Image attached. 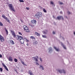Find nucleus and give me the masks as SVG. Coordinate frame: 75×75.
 <instances>
[{
    "label": "nucleus",
    "instance_id": "12",
    "mask_svg": "<svg viewBox=\"0 0 75 75\" xmlns=\"http://www.w3.org/2000/svg\"><path fill=\"white\" fill-rule=\"evenodd\" d=\"M28 72L29 74H30V75H34V74H33V73L31 72V70H29L28 71Z\"/></svg>",
    "mask_w": 75,
    "mask_h": 75
},
{
    "label": "nucleus",
    "instance_id": "24",
    "mask_svg": "<svg viewBox=\"0 0 75 75\" xmlns=\"http://www.w3.org/2000/svg\"><path fill=\"white\" fill-rule=\"evenodd\" d=\"M59 72L60 73V74H61L62 73V70H59Z\"/></svg>",
    "mask_w": 75,
    "mask_h": 75
},
{
    "label": "nucleus",
    "instance_id": "44",
    "mask_svg": "<svg viewBox=\"0 0 75 75\" xmlns=\"http://www.w3.org/2000/svg\"><path fill=\"white\" fill-rule=\"evenodd\" d=\"M53 17H54V18H55V17H54V16H53Z\"/></svg>",
    "mask_w": 75,
    "mask_h": 75
},
{
    "label": "nucleus",
    "instance_id": "47",
    "mask_svg": "<svg viewBox=\"0 0 75 75\" xmlns=\"http://www.w3.org/2000/svg\"><path fill=\"white\" fill-rule=\"evenodd\" d=\"M1 11H0V12Z\"/></svg>",
    "mask_w": 75,
    "mask_h": 75
},
{
    "label": "nucleus",
    "instance_id": "11",
    "mask_svg": "<svg viewBox=\"0 0 75 75\" xmlns=\"http://www.w3.org/2000/svg\"><path fill=\"white\" fill-rule=\"evenodd\" d=\"M2 17L3 18H4V19H5V20H7V17H6V16H5V15H4V14H2Z\"/></svg>",
    "mask_w": 75,
    "mask_h": 75
},
{
    "label": "nucleus",
    "instance_id": "22",
    "mask_svg": "<svg viewBox=\"0 0 75 75\" xmlns=\"http://www.w3.org/2000/svg\"><path fill=\"white\" fill-rule=\"evenodd\" d=\"M30 38L31 39H35V38L34 36H31L30 37Z\"/></svg>",
    "mask_w": 75,
    "mask_h": 75
},
{
    "label": "nucleus",
    "instance_id": "17",
    "mask_svg": "<svg viewBox=\"0 0 75 75\" xmlns=\"http://www.w3.org/2000/svg\"><path fill=\"white\" fill-rule=\"evenodd\" d=\"M40 69H41L42 70H44V67H42V66L41 65H40Z\"/></svg>",
    "mask_w": 75,
    "mask_h": 75
},
{
    "label": "nucleus",
    "instance_id": "39",
    "mask_svg": "<svg viewBox=\"0 0 75 75\" xmlns=\"http://www.w3.org/2000/svg\"><path fill=\"white\" fill-rule=\"evenodd\" d=\"M53 34H55V32H54V31H53Z\"/></svg>",
    "mask_w": 75,
    "mask_h": 75
},
{
    "label": "nucleus",
    "instance_id": "33",
    "mask_svg": "<svg viewBox=\"0 0 75 75\" xmlns=\"http://www.w3.org/2000/svg\"><path fill=\"white\" fill-rule=\"evenodd\" d=\"M51 4H54V2H52V1H51Z\"/></svg>",
    "mask_w": 75,
    "mask_h": 75
},
{
    "label": "nucleus",
    "instance_id": "29",
    "mask_svg": "<svg viewBox=\"0 0 75 75\" xmlns=\"http://www.w3.org/2000/svg\"><path fill=\"white\" fill-rule=\"evenodd\" d=\"M19 34H20V35H22V33H21L20 32H18Z\"/></svg>",
    "mask_w": 75,
    "mask_h": 75
},
{
    "label": "nucleus",
    "instance_id": "31",
    "mask_svg": "<svg viewBox=\"0 0 75 75\" xmlns=\"http://www.w3.org/2000/svg\"><path fill=\"white\" fill-rule=\"evenodd\" d=\"M43 33L44 34H45V35H47V33H45V31H44L43 32Z\"/></svg>",
    "mask_w": 75,
    "mask_h": 75
},
{
    "label": "nucleus",
    "instance_id": "43",
    "mask_svg": "<svg viewBox=\"0 0 75 75\" xmlns=\"http://www.w3.org/2000/svg\"><path fill=\"white\" fill-rule=\"evenodd\" d=\"M60 14H62V12L61 11L60 12Z\"/></svg>",
    "mask_w": 75,
    "mask_h": 75
},
{
    "label": "nucleus",
    "instance_id": "14",
    "mask_svg": "<svg viewBox=\"0 0 75 75\" xmlns=\"http://www.w3.org/2000/svg\"><path fill=\"white\" fill-rule=\"evenodd\" d=\"M35 34L36 36H40V34L39 33H38V32H35Z\"/></svg>",
    "mask_w": 75,
    "mask_h": 75
},
{
    "label": "nucleus",
    "instance_id": "18",
    "mask_svg": "<svg viewBox=\"0 0 75 75\" xmlns=\"http://www.w3.org/2000/svg\"><path fill=\"white\" fill-rule=\"evenodd\" d=\"M24 39L25 40L26 42H29V40H27V39L26 38H24Z\"/></svg>",
    "mask_w": 75,
    "mask_h": 75
},
{
    "label": "nucleus",
    "instance_id": "36",
    "mask_svg": "<svg viewBox=\"0 0 75 75\" xmlns=\"http://www.w3.org/2000/svg\"><path fill=\"white\" fill-rule=\"evenodd\" d=\"M0 58H2V55L1 54H0Z\"/></svg>",
    "mask_w": 75,
    "mask_h": 75
},
{
    "label": "nucleus",
    "instance_id": "1",
    "mask_svg": "<svg viewBox=\"0 0 75 75\" xmlns=\"http://www.w3.org/2000/svg\"><path fill=\"white\" fill-rule=\"evenodd\" d=\"M11 32L14 38L17 40H20V42L22 44L24 43V38H23V37L21 36H19L18 35H16L14 31L11 30Z\"/></svg>",
    "mask_w": 75,
    "mask_h": 75
},
{
    "label": "nucleus",
    "instance_id": "34",
    "mask_svg": "<svg viewBox=\"0 0 75 75\" xmlns=\"http://www.w3.org/2000/svg\"><path fill=\"white\" fill-rule=\"evenodd\" d=\"M63 71L64 74H65V71L64 70H63Z\"/></svg>",
    "mask_w": 75,
    "mask_h": 75
},
{
    "label": "nucleus",
    "instance_id": "23",
    "mask_svg": "<svg viewBox=\"0 0 75 75\" xmlns=\"http://www.w3.org/2000/svg\"><path fill=\"white\" fill-rule=\"evenodd\" d=\"M5 30L6 33V34H7V35H8V31L7 30V29H5Z\"/></svg>",
    "mask_w": 75,
    "mask_h": 75
},
{
    "label": "nucleus",
    "instance_id": "19",
    "mask_svg": "<svg viewBox=\"0 0 75 75\" xmlns=\"http://www.w3.org/2000/svg\"><path fill=\"white\" fill-rule=\"evenodd\" d=\"M42 10L44 13H47V10H46L45 8H43L42 9Z\"/></svg>",
    "mask_w": 75,
    "mask_h": 75
},
{
    "label": "nucleus",
    "instance_id": "41",
    "mask_svg": "<svg viewBox=\"0 0 75 75\" xmlns=\"http://www.w3.org/2000/svg\"><path fill=\"white\" fill-rule=\"evenodd\" d=\"M36 57H37V58H38H38H38V56H36Z\"/></svg>",
    "mask_w": 75,
    "mask_h": 75
},
{
    "label": "nucleus",
    "instance_id": "21",
    "mask_svg": "<svg viewBox=\"0 0 75 75\" xmlns=\"http://www.w3.org/2000/svg\"><path fill=\"white\" fill-rule=\"evenodd\" d=\"M14 61L15 62H17V61H18V60L16 59H14Z\"/></svg>",
    "mask_w": 75,
    "mask_h": 75
},
{
    "label": "nucleus",
    "instance_id": "3",
    "mask_svg": "<svg viewBox=\"0 0 75 75\" xmlns=\"http://www.w3.org/2000/svg\"><path fill=\"white\" fill-rule=\"evenodd\" d=\"M23 28L25 32H26L27 33H30V31L29 29V28L28 27L25 25H24L23 26Z\"/></svg>",
    "mask_w": 75,
    "mask_h": 75
},
{
    "label": "nucleus",
    "instance_id": "42",
    "mask_svg": "<svg viewBox=\"0 0 75 75\" xmlns=\"http://www.w3.org/2000/svg\"><path fill=\"white\" fill-rule=\"evenodd\" d=\"M26 45H27L28 46V43H27L26 44Z\"/></svg>",
    "mask_w": 75,
    "mask_h": 75
},
{
    "label": "nucleus",
    "instance_id": "26",
    "mask_svg": "<svg viewBox=\"0 0 75 75\" xmlns=\"http://www.w3.org/2000/svg\"><path fill=\"white\" fill-rule=\"evenodd\" d=\"M0 26H3V25L2 24V23L1 22H0Z\"/></svg>",
    "mask_w": 75,
    "mask_h": 75
},
{
    "label": "nucleus",
    "instance_id": "6",
    "mask_svg": "<svg viewBox=\"0 0 75 75\" xmlns=\"http://www.w3.org/2000/svg\"><path fill=\"white\" fill-rule=\"evenodd\" d=\"M0 40L1 42H3L4 41V38L1 35H0Z\"/></svg>",
    "mask_w": 75,
    "mask_h": 75
},
{
    "label": "nucleus",
    "instance_id": "4",
    "mask_svg": "<svg viewBox=\"0 0 75 75\" xmlns=\"http://www.w3.org/2000/svg\"><path fill=\"white\" fill-rule=\"evenodd\" d=\"M36 23H37V21L35 20H33L31 21V23L32 25H30V26L31 27H34V25L36 24Z\"/></svg>",
    "mask_w": 75,
    "mask_h": 75
},
{
    "label": "nucleus",
    "instance_id": "40",
    "mask_svg": "<svg viewBox=\"0 0 75 75\" xmlns=\"http://www.w3.org/2000/svg\"><path fill=\"white\" fill-rule=\"evenodd\" d=\"M35 43H36V44H38V42L37 41L35 42Z\"/></svg>",
    "mask_w": 75,
    "mask_h": 75
},
{
    "label": "nucleus",
    "instance_id": "35",
    "mask_svg": "<svg viewBox=\"0 0 75 75\" xmlns=\"http://www.w3.org/2000/svg\"><path fill=\"white\" fill-rule=\"evenodd\" d=\"M36 65H39V63L37 62H36Z\"/></svg>",
    "mask_w": 75,
    "mask_h": 75
},
{
    "label": "nucleus",
    "instance_id": "16",
    "mask_svg": "<svg viewBox=\"0 0 75 75\" xmlns=\"http://www.w3.org/2000/svg\"><path fill=\"white\" fill-rule=\"evenodd\" d=\"M54 48L57 51H59V49H57L55 47H54Z\"/></svg>",
    "mask_w": 75,
    "mask_h": 75
},
{
    "label": "nucleus",
    "instance_id": "5",
    "mask_svg": "<svg viewBox=\"0 0 75 75\" xmlns=\"http://www.w3.org/2000/svg\"><path fill=\"white\" fill-rule=\"evenodd\" d=\"M42 13L41 12H39L35 14V16L36 18H39L40 17H41L42 16Z\"/></svg>",
    "mask_w": 75,
    "mask_h": 75
},
{
    "label": "nucleus",
    "instance_id": "27",
    "mask_svg": "<svg viewBox=\"0 0 75 75\" xmlns=\"http://www.w3.org/2000/svg\"><path fill=\"white\" fill-rule=\"evenodd\" d=\"M0 71L1 72H2L3 71V69L1 67L0 68Z\"/></svg>",
    "mask_w": 75,
    "mask_h": 75
},
{
    "label": "nucleus",
    "instance_id": "10",
    "mask_svg": "<svg viewBox=\"0 0 75 75\" xmlns=\"http://www.w3.org/2000/svg\"><path fill=\"white\" fill-rule=\"evenodd\" d=\"M8 60L9 61H13V58H12V57L11 56H10L8 59Z\"/></svg>",
    "mask_w": 75,
    "mask_h": 75
},
{
    "label": "nucleus",
    "instance_id": "8",
    "mask_svg": "<svg viewBox=\"0 0 75 75\" xmlns=\"http://www.w3.org/2000/svg\"><path fill=\"white\" fill-rule=\"evenodd\" d=\"M2 65H3V67H4V68H5V69L6 71H9L8 69V68H7V67H6V65H5V64H4V63H2Z\"/></svg>",
    "mask_w": 75,
    "mask_h": 75
},
{
    "label": "nucleus",
    "instance_id": "28",
    "mask_svg": "<svg viewBox=\"0 0 75 75\" xmlns=\"http://www.w3.org/2000/svg\"><path fill=\"white\" fill-rule=\"evenodd\" d=\"M19 1H20L21 3L22 2H24V1L23 0H19Z\"/></svg>",
    "mask_w": 75,
    "mask_h": 75
},
{
    "label": "nucleus",
    "instance_id": "2",
    "mask_svg": "<svg viewBox=\"0 0 75 75\" xmlns=\"http://www.w3.org/2000/svg\"><path fill=\"white\" fill-rule=\"evenodd\" d=\"M8 6L11 11H14V12H16V10L14 9V8L13 7L12 4H9Z\"/></svg>",
    "mask_w": 75,
    "mask_h": 75
},
{
    "label": "nucleus",
    "instance_id": "25",
    "mask_svg": "<svg viewBox=\"0 0 75 75\" xmlns=\"http://www.w3.org/2000/svg\"><path fill=\"white\" fill-rule=\"evenodd\" d=\"M42 37L43 38H47V36L45 35H42Z\"/></svg>",
    "mask_w": 75,
    "mask_h": 75
},
{
    "label": "nucleus",
    "instance_id": "13",
    "mask_svg": "<svg viewBox=\"0 0 75 75\" xmlns=\"http://www.w3.org/2000/svg\"><path fill=\"white\" fill-rule=\"evenodd\" d=\"M32 58L34 59V60L35 61H37V62H38V59L37 58L35 57H33Z\"/></svg>",
    "mask_w": 75,
    "mask_h": 75
},
{
    "label": "nucleus",
    "instance_id": "30",
    "mask_svg": "<svg viewBox=\"0 0 75 75\" xmlns=\"http://www.w3.org/2000/svg\"><path fill=\"white\" fill-rule=\"evenodd\" d=\"M26 8L28 10H30V8H29V7H26Z\"/></svg>",
    "mask_w": 75,
    "mask_h": 75
},
{
    "label": "nucleus",
    "instance_id": "7",
    "mask_svg": "<svg viewBox=\"0 0 75 75\" xmlns=\"http://www.w3.org/2000/svg\"><path fill=\"white\" fill-rule=\"evenodd\" d=\"M57 19L59 20H60L61 19L62 20H64V18H63V17L62 16H58L57 17Z\"/></svg>",
    "mask_w": 75,
    "mask_h": 75
},
{
    "label": "nucleus",
    "instance_id": "37",
    "mask_svg": "<svg viewBox=\"0 0 75 75\" xmlns=\"http://www.w3.org/2000/svg\"><path fill=\"white\" fill-rule=\"evenodd\" d=\"M60 4H63V3H62V2H60Z\"/></svg>",
    "mask_w": 75,
    "mask_h": 75
},
{
    "label": "nucleus",
    "instance_id": "20",
    "mask_svg": "<svg viewBox=\"0 0 75 75\" xmlns=\"http://www.w3.org/2000/svg\"><path fill=\"white\" fill-rule=\"evenodd\" d=\"M62 47H63V48H64V49H66V47L64 45V44H63L62 43Z\"/></svg>",
    "mask_w": 75,
    "mask_h": 75
},
{
    "label": "nucleus",
    "instance_id": "32",
    "mask_svg": "<svg viewBox=\"0 0 75 75\" xmlns=\"http://www.w3.org/2000/svg\"><path fill=\"white\" fill-rule=\"evenodd\" d=\"M40 61H41V62H42V59H41V58H40Z\"/></svg>",
    "mask_w": 75,
    "mask_h": 75
},
{
    "label": "nucleus",
    "instance_id": "46",
    "mask_svg": "<svg viewBox=\"0 0 75 75\" xmlns=\"http://www.w3.org/2000/svg\"><path fill=\"white\" fill-rule=\"evenodd\" d=\"M19 59H20V58H19Z\"/></svg>",
    "mask_w": 75,
    "mask_h": 75
},
{
    "label": "nucleus",
    "instance_id": "15",
    "mask_svg": "<svg viewBox=\"0 0 75 75\" xmlns=\"http://www.w3.org/2000/svg\"><path fill=\"white\" fill-rule=\"evenodd\" d=\"M21 63H22V64H23V65H25V66H27V65L26 64H25L23 61H21Z\"/></svg>",
    "mask_w": 75,
    "mask_h": 75
},
{
    "label": "nucleus",
    "instance_id": "9",
    "mask_svg": "<svg viewBox=\"0 0 75 75\" xmlns=\"http://www.w3.org/2000/svg\"><path fill=\"white\" fill-rule=\"evenodd\" d=\"M9 42L11 45H14L15 44V43H14V41L12 40H10Z\"/></svg>",
    "mask_w": 75,
    "mask_h": 75
},
{
    "label": "nucleus",
    "instance_id": "38",
    "mask_svg": "<svg viewBox=\"0 0 75 75\" xmlns=\"http://www.w3.org/2000/svg\"><path fill=\"white\" fill-rule=\"evenodd\" d=\"M67 13H68V14H70V12H69V11H68L67 12Z\"/></svg>",
    "mask_w": 75,
    "mask_h": 75
},
{
    "label": "nucleus",
    "instance_id": "45",
    "mask_svg": "<svg viewBox=\"0 0 75 75\" xmlns=\"http://www.w3.org/2000/svg\"><path fill=\"white\" fill-rule=\"evenodd\" d=\"M8 21H9V22L10 21H8Z\"/></svg>",
    "mask_w": 75,
    "mask_h": 75
}]
</instances>
